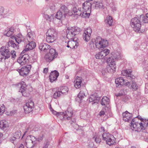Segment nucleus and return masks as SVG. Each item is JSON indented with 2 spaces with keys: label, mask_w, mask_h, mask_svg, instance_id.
<instances>
[{
  "label": "nucleus",
  "mask_w": 148,
  "mask_h": 148,
  "mask_svg": "<svg viewBox=\"0 0 148 148\" xmlns=\"http://www.w3.org/2000/svg\"><path fill=\"white\" fill-rule=\"evenodd\" d=\"M120 58V54L118 53H116L112 54V58L109 57L107 59V62L109 64L107 70L108 72L112 73L115 71L116 66L114 59H118Z\"/></svg>",
  "instance_id": "1"
},
{
  "label": "nucleus",
  "mask_w": 148,
  "mask_h": 148,
  "mask_svg": "<svg viewBox=\"0 0 148 148\" xmlns=\"http://www.w3.org/2000/svg\"><path fill=\"white\" fill-rule=\"evenodd\" d=\"M140 119L141 121L140 123L135 122L134 119L132 120L130 126L131 129L138 130L140 128L141 129L145 130L148 127V120L142 118Z\"/></svg>",
  "instance_id": "2"
},
{
  "label": "nucleus",
  "mask_w": 148,
  "mask_h": 148,
  "mask_svg": "<svg viewBox=\"0 0 148 148\" xmlns=\"http://www.w3.org/2000/svg\"><path fill=\"white\" fill-rule=\"evenodd\" d=\"M80 31V29L77 27H69L67 29V38L70 40L74 39L75 36Z\"/></svg>",
  "instance_id": "3"
},
{
  "label": "nucleus",
  "mask_w": 148,
  "mask_h": 148,
  "mask_svg": "<svg viewBox=\"0 0 148 148\" xmlns=\"http://www.w3.org/2000/svg\"><path fill=\"white\" fill-rule=\"evenodd\" d=\"M140 17H136L132 18L131 21L130 25L134 30L136 32H139L141 26Z\"/></svg>",
  "instance_id": "4"
},
{
  "label": "nucleus",
  "mask_w": 148,
  "mask_h": 148,
  "mask_svg": "<svg viewBox=\"0 0 148 148\" xmlns=\"http://www.w3.org/2000/svg\"><path fill=\"white\" fill-rule=\"evenodd\" d=\"M57 32L54 29H49L46 33V40L49 43L52 42L56 40L57 36Z\"/></svg>",
  "instance_id": "5"
},
{
  "label": "nucleus",
  "mask_w": 148,
  "mask_h": 148,
  "mask_svg": "<svg viewBox=\"0 0 148 148\" xmlns=\"http://www.w3.org/2000/svg\"><path fill=\"white\" fill-rule=\"evenodd\" d=\"M93 44L95 45L96 48L102 50L108 45V42L106 40L99 37L96 39L95 43Z\"/></svg>",
  "instance_id": "6"
},
{
  "label": "nucleus",
  "mask_w": 148,
  "mask_h": 148,
  "mask_svg": "<svg viewBox=\"0 0 148 148\" xmlns=\"http://www.w3.org/2000/svg\"><path fill=\"white\" fill-rule=\"evenodd\" d=\"M103 140L105 141L107 144L111 146L116 143V139L114 136L108 133H104L102 134Z\"/></svg>",
  "instance_id": "7"
},
{
  "label": "nucleus",
  "mask_w": 148,
  "mask_h": 148,
  "mask_svg": "<svg viewBox=\"0 0 148 148\" xmlns=\"http://www.w3.org/2000/svg\"><path fill=\"white\" fill-rule=\"evenodd\" d=\"M57 55L58 53L56 52L55 49L51 48L49 50V52L45 56V58L47 62H50L56 58Z\"/></svg>",
  "instance_id": "8"
},
{
  "label": "nucleus",
  "mask_w": 148,
  "mask_h": 148,
  "mask_svg": "<svg viewBox=\"0 0 148 148\" xmlns=\"http://www.w3.org/2000/svg\"><path fill=\"white\" fill-rule=\"evenodd\" d=\"M109 99L107 97H103L101 100L100 103L101 105L104 106L103 111H109L111 110V107L109 105Z\"/></svg>",
  "instance_id": "9"
},
{
  "label": "nucleus",
  "mask_w": 148,
  "mask_h": 148,
  "mask_svg": "<svg viewBox=\"0 0 148 148\" xmlns=\"http://www.w3.org/2000/svg\"><path fill=\"white\" fill-rule=\"evenodd\" d=\"M36 138L33 136H30L27 137L25 142L26 146L27 148H32L36 144Z\"/></svg>",
  "instance_id": "10"
},
{
  "label": "nucleus",
  "mask_w": 148,
  "mask_h": 148,
  "mask_svg": "<svg viewBox=\"0 0 148 148\" xmlns=\"http://www.w3.org/2000/svg\"><path fill=\"white\" fill-rule=\"evenodd\" d=\"M0 52L4 60L8 59L11 56L10 52L5 47H2L0 49Z\"/></svg>",
  "instance_id": "11"
},
{
  "label": "nucleus",
  "mask_w": 148,
  "mask_h": 148,
  "mask_svg": "<svg viewBox=\"0 0 148 148\" xmlns=\"http://www.w3.org/2000/svg\"><path fill=\"white\" fill-rule=\"evenodd\" d=\"M31 69L30 65H27L22 67L21 69H18V71L20 75L22 76H26L28 74Z\"/></svg>",
  "instance_id": "12"
},
{
  "label": "nucleus",
  "mask_w": 148,
  "mask_h": 148,
  "mask_svg": "<svg viewBox=\"0 0 148 148\" xmlns=\"http://www.w3.org/2000/svg\"><path fill=\"white\" fill-rule=\"evenodd\" d=\"M29 55L27 54H25L21 55L17 60V62L21 65H23L26 63L29 58Z\"/></svg>",
  "instance_id": "13"
},
{
  "label": "nucleus",
  "mask_w": 148,
  "mask_h": 148,
  "mask_svg": "<svg viewBox=\"0 0 148 148\" xmlns=\"http://www.w3.org/2000/svg\"><path fill=\"white\" fill-rule=\"evenodd\" d=\"M11 38L12 39H15V41L18 44H19L21 42H24L25 43H27L26 39H25L24 36L20 34H18L16 36H11Z\"/></svg>",
  "instance_id": "14"
},
{
  "label": "nucleus",
  "mask_w": 148,
  "mask_h": 148,
  "mask_svg": "<svg viewBox=\"0 0 148 148\" xmlns=\"http://www.w3.org/2000/svg\"><path fill=\"white\" fill-rule=\"evenodd\" d=\"M92 32L91 29L89 27L84 31L83 34V37L86 41L88 42L90 39Z\"/></svg>",
  "instance_id": "15"
},
{
  "label": "nucleus",
  "mask_w": 148,
  "mask_h": 148,
  "mask_svg": "<svg viewBox=\"0 0 148 148\" xmlns=\"http://www.w3.org/2000/svg\"><path fill=\"white\" fill-rule=\"evenodd\" d=\"M123 119L125 121L129 122L132 118V114L129 112H124L122 114Z\"/></svg>",
  "instance_id": "16"
},
{
  "label": "nucleus",
  "mask_w": 148,
  "mask_h": 148,
  "mask_svg": "<svg viewBox=\"0 0 148 148\" xmlns=\"http://www.w3.org/2000/svg\"><path fill=\"white\" fill-rule=\"evenodd\" d=\"M34 106V103L32 101H31L27 103L24 106V111H32V109Z\"/></svg>",
  "instance_id": "17"
},
{
  "label": "nucleus",
  "mask_w": 148,
  "mask_h": 148,
  "mask_svg": "<svg viewBox=\"0 0 148 148\" xmlns=\"http://www.w3.org/2000/svg\"><path fill=\"white\" fill-rule=\"evenodd\" d=\"M59 75L58 72L56 71H54L51 72L49 76L50 82H52L55 80L57 79Z\"/></svg>",
  "instance_id": "18"
},
{
  "label": "nucleus",
  "mask_w": 148,
  "mask_h": 148,
  "mask_svg": "<svg viewBox=\"0 0 148 148\" xmlns=\"http://www.w3.org/2000/svg\"><path fill=\"white\" fill-rule=\"evenodd\" d=\"M71 40L68 42L66 47L73 49L77 48L78 45V43L76 41L74 40V39Z\"/></svg>",
  "instance_id": "19"
},
{
  "label": "nucleus",
  "mask_w": 148,
  "mask_h": 148,
  "mask_svg": "<svg viewBox=\"0 0 148 148\" xmlns=\"http://www.w3.org/2000/svg\"><path fill=\"white\" fill-rule=\"evenodd\" d=\"M91 4L88 2H86L82 4L83 11H89V12H91Z\"/></svg>",
  "instance_id": "20"
},
{
  "label": "nucleus",
  "mask_w": 148,
  "mask_h": 148,
  "mask_svg": "<svg viewBox=\"0 0 148 148\" xmlns=\"http://www.w3.org/2000/svg\"><path fill=\"white\" fill-rule=\"evenodd\" d=\"M132 72V71L131 70L127 69L122 71L121 73L123 76H127V79H131L133 78V76L131 74Z\"/></svg>",
  "instance_id": "21"
},
{
  "label": "nucleus",
  "mask_w": 148,
  "mask_h": 148,
  "mask_svg": "<svg viewBox=\"0 0 148 148\" xmlns=\"http://www.w3.org/2000/svg\"><path fill=\"white\" fill-rule=\"evenodd\" d=\"M29 42L26 46L25 50L26 51L31 50L34 48L36 46V44L33 41H27Z\"/></svg>",
  "instance_id": "22"
},
{
  "label": "nucleus",
  "mask_w": 148,
  "mask_h": 148,
  "mask_svg": "<svg viewBox=\"0 0 148 148\" xmlns=\"http://www.w3.org/2000/svg\"><path fill=\"white\" fill-rule=\"evenodd\" d=\"M50 47V45L45 43L40 44L39 47V48L40 50L45 52L49 50Z\"/></svg>",
  "instance_id": "23"
},
{
  "label": "nucleus",
  "mask_w": 148,
  "mask_h": 148,
  "mask_svg": "<svg viewBox=\"0 0 148 148\" xmlns=\"http://www.w3.org/2000/svg\"><path fill=\"white\" fill-rule=\"evenodd\" d=\"M82 78L81 77L77 76L75 81V86L77 88H79L81 86V84L82 82Z\"/></svg>",
  "instance_id": "24"
},
{
  "label": "nucleus",
  "mask_w": 148,
  "mask_h": 148,
  "mask_svg": "<svg viewBox=\"0 0 148 148\" xmlns=\"http://www.w3.org/2000/svg\"><path fill=\"white\" fill-rule=\"evenodd\" d=\"M88 92L86 89L84 88L81 90L79 93L78 97L80 100H81L84 97H86L87 95Z\"/></svg>",
  "instance_id": "25"
},
{
  "label": "nucleus",
  "mask_w": 148,
  "mask_h": 148,
  "mask_svg": "<svg viewBox=\"0 0 148 148\" xmlns=\"http://www.w3.org/2000/svg\"><path fill=\"white\" fill-rule=\"evenodd\" d=\"M125 81V80L122 77L118 78L115 80V82L117 84L116 86L117 87L119 86V85H123Z\"/></svg>",
  "instance_id": "26"
},
{
  "label": "nucleus",
  "mask_w": 148,
  "mask_h": 148,
  "mask_svg": "<svg viewBox=\"0 0 148 148\" xmlns=\"http://www.w3.org/2000/svg\"><path fill=\"white\" fill-rule=\"evenodd\" d=\"M59 11H60L62 12L64 16L67 14L69 12V10L64 5H61Z\"/></svg>",
  "instance_id": "27"
},
{
  "label": "nucleus",
  "mask_w": 148,
  "mask_h": 148,
  "mask_svg": "<svg viewBox=\"0 0 148 148\" xmlns=\"http://www.w3.org/2000/svg\"><path fill=\"white\" fill-rule=\"evenodd\" d=\"M16 85L17 86H20V89L19 90V92H21V91H27L26 88V86L25 84L23 82H22L20 83L17 84Z\"/></svg>",
  "instance_id": "28"
},
{
  "label": "nucleus",
  "mask_w": 148,
  "mask_h": 148,
  "mask_svg": "<svg viewBox=\"0 0 148 148\" xmlns=\"http://www.w3.org/2000/svg\"><path fill=\"white\" fill-rule=\"evenodd\" d=\"M93 3L95 4V8L97 9H103L105 8L103 3L102 1L99 2L98 1L95 2Z\"/></svg>",
  "instance_id": "29"
},
{
  "label": "nucleus",
  "mask_w": 148,
  "mask_h": 148,
  "mask_svg": "<svg viewBox=\"0 0 148 148\" xmlns=\"http://www.w3.org/2000/svg\"><path fill=\"white\" fill-rule=\"evenodd\" d=\"M64 112V114L62 115L63 118L67 120L70 119L73 113L71 112Z\"/></svg>",
  "instance_id": "30"
},
{
  "label": "nucleus",
  "mask_w": 148,
  "mask_h": 148,
  "mask_svg": "<svg viewBox=\"0 0 148 148\" xmlns=\"http://www.w3.org/2000/svg\"><path fill=\"white\" fill-rule=\"evenodd\" d=\"M8 127L7 122L5 120H2L0 121V127L2 130H4Z\"/></svg>",
  "instance_id": "31"
},
{
  "label": "nucleus",
  "mask_w": 148,
  "mask_h": 148,
  "mask_svg": "<svg viewBox=\"0 0 148 148\" xmlns=\"http://www.w3.org/2000/svg\"><path fill=\"white\" fill-rule=\"evenodd\" d=\"M14 29L12 27H11L8 30H5L4 32V34L7 36L9 37L11 36L14 33Z\"/></svg>",
  "instance_id": "32"
},
{
  "label": "nucleus",
  "mask_w": 148,
  "mask_h": 148,
  "mask_svg": "<svg viewBox=\"0 0 148 148\" xmlns=\"http://www.w3.org/2000/svg\"><path fill=\"white\" fill-rule=\"evenodd\" d=\"M9 46H11L15 49H18L19 46L18 44H16L12 40H10L8 43Z\"/></svg>",
  "instance_id": "33"
},
{
  "label": "nucleus",
  "mask_w": 148,
  "mask_h": 148,
  "mask_svg": "<svg viewBox=\"0 0 148 148\" xmlns=\"http://www.w3.org/2000/svg\"><path fill=\"white\" fill-rule=\"evenodd\" d=\"M26 37L27 42L33 41V40L34 39V34L32 32H28Z\"/></svg>",
  "instance_id": "34"
},
{
  "label": "nucleus",
  "mask_w": 148,
  "mask_h": 148,
  "mask_svg": "<svg viewBox=\"0 0 148 148\" xmlns=\"http://www.w3.org/2000/svg\"><path fill=\"white\" fill-rule=\"evenodd\" d=\"M73 12L75 15L80 16L82 13V8H79L78 9H77L75 8H73Z\"/></svg>",
  "instance_id": "35"
},
{
  "label": "nucleus",
  "mask_w": 148,
  "mask_h": 148,
  "mask_svg": "<svg viewBox=\"0 0 148 148\" xmlns=\"http://www.w3.org/2000/svg\"><path fill=\"white\" fill-rule=\"evenodd\" d=\"M97 95L96 93H94L93 94L91 95L89 99V101L90 102H94V103H95L96 102L95 101L96 100L97 98H98L97 97Z\"/></svg>",
  "instance_id": "36"
},
{
  "label": "nucleus",
  "mask_w": 148,
  "mask_h": 148,
  "mask_svg": "<svg viewBox=\"0 0 148 148\" xmlns=\"http://www.w3.org/2000/svg\"><path fill=\"white\" fill-rule=\"evenodd\" d=\"M105 21L106 24H108L109 26H111L112 25L113 23L112 18L111 16L108 17L106 18Z\"/></svg>",
  "instance_id": "37"
},
{
  "label": "nucleus",
  "mask_w": 148,
  "mask_h": 148,
  "mask_svg": "<svg viewBox=\"0 0 148 148\" xmlns=\"http://www.w3.org/2000/svg\"><path fill=\"white\" fill-rule=\"evenodd\" d=\"M55 17L59 20H60L63 18L65 17L63 14L62 12L60 11H58L56 13L55 16Z\"/></svg>",
  "instance_id": "38"
},
{
  "label": "nucleus",
  "mask_w": 148,
  "mask_h": 148,
  "mask_svg": "<svg viewBox=\"0 0 148 148\" xmlns=\"http://www.w3.org/2000/svg\"><path fill=\"white\" fill-rule=\"evenodd\" d=\"M82 13L81 14V16L83 18L88 17L90 14V12H89V11H84L82 10Z\"/></svg>",
  "instance_id": "39"
},
{
  "label": "nucleus",
  "mask_w": 148,
  "mask_h": 148,
  "mask_svg": "<svg viewBox=\"0 0 148 148\" xmlns=\"http://www.w3.org/2000/svg\"><path fill=\"white\" fill-rule=\"evenodd\" d=\"M62 94L61 91L58 90L56 91L53 95V97L54 98L56 99L58 97H60Z\"/></svg>",
  "instance_id": "40"
},
{
  "label": "nucleus",
  "mask_w": 148,
  "mask_h": 148,
  "mask_svg": "<svg viewBox=\"0 0 148 148\" xmlns=\"http://www.w3.org/2000/svg\"><path fill=\"white\" fill-rule=\"evenodd\" d=\"M110 51L108 49H105L104 50L102 51L101 52L102 55H103L104 57L107 56L109 53Z\"/></svg>",
  "instance_id": "41"
},
{
  "label": "nucleus",
  "mask_w": 148,
  "mask_h": 148,
  "mask_svg": "<svg viewBox=\"0 0 148 148\" xmlns=\"http://www.w3.org/2000/svg\"><path fill=\"white\" fill-rule=\"evenodd\" d=\"M44 137V135L42 133H41L37 138H36V140L38 142H40L42 140Z\"/></svg>",
  "instance_id": "42"
},
{
  "label": "nucleus",
  "mask_w": 148,
  "mask_h": 148,
  "mask_svg": "<svg viewBox=\"0 0 148 148\" xmlns=\"http://www.w3.org/2000/svg\"><path fill=\"white\" fill-rule=\"evenodd\" d=\"M140 17L141 20H142L144 23H148V19L146 16H145L144 15H140Z\"/></svg>",
  "instance_id": "43"
},
{
  "label": "nucleus",
  "mask_w": 148,
  "mask_h": 148,
  "mask_svg": "<svg viewBox=\"0 0 148 148\" xmlns=\"http://www.w3.org/2000/svg\"><path fill=\"white\" fill-rule=\"evenodd\" d=\"M61 90L62 94H65L68 92V88L66 86L62 87L61 88Z\"/></svg>",
  "instance_id": "44"
},
{
  "label": "nucleus",
  "mask_w": 148,
  "mask_h": 148,
  "mask_svg": "<svg viewBox=\"0 0 148 148\" xmlns=\"http://www.w3.org/2000/svg\"><path fill=\"white\" fill-rule=\"evenodd\" d=\"M21 136V132L20 131H18L14 133V136L15 137V138L17 139H19Z\"/></svg>",
  "instance_id": "45"
},
{
  "label": "nucleus",
  "mask_w": 148,
  "mask_h": 148,
  "mask_svg": "<svg viewBox=\"0 0 148 148\" xmlns=\"http://www.w3.org/2000/svg\"><path fill=\"white\" fill-rule=\"evenodd\" d=\"M95 57L97 59H101L104 58L103 55L102 54L101 52L96 54Z\"/></svg>",
  "instance_id": "46"
},
{
  "label": "nucleus",
  "mask_w": 148,
  "mask_h": 148,
  "mask_svg": "<svg viewBox=\"0 0 148 148\" xmlns=\"http://www.w3.org/2000/svg\"><path fill=\"white\" fill-rule=\"evenodd\" d=\"M54 16L53 14H51L50 16L47 15L46 16L47 20L49 21H53L54 19Z\"/></svg>",
  "instance_id": "47"
},
{
  "label": "nucleus",
  "mask_w": 148,
  "mask_h": 148,
  "mask_svg": "<svg viewBox=\"0 0 148 148\" xmlns=\"http://www.w3.org/2000/svg\"><path fill=\"white\" fill-rule=\"evenodd\" d=\"M21 92L22 93L23 95L25 97H28L29 95V92L27 91H27H21Z\"/></svg>",
  "instance_id": "48"
},
{
  "label": "nucleus",
  "mask_w": 148,
  "mask_h": 148,
  "mask_svg": "<svg viewBox=\"0 0 148 148\" xmlns=\"http://www.w3.org/2000/svg\"><path fill=\"white\" fill-rule=\"evenodd\" d=\"M52 112V114L56 115V116H60V117L64 114L63 112Z\"/></svg>",
  "instance_id": "49"
},
{
  "label": "nucleus",
  "mask_w": 148,
  "mask_h": 148,
  "mask_svg": "<svg viewBox=\"0 0 148 148\" xmlns=\"http://www.w3.org/2000/svg\"><path fill=\"white\" fill-rule=\"evenodd\" d=\"M131 86L132 88L134 89V90H136L138 89V86H137L135 82H132Z\"/></svg>",
  "instance_id": "50"
},
{
  "label": "nucleus",
  "mask_w": 148,
  "mask_h": 148,
  "mask_svg": "<svg viewBox=\"0 0 148 148\" xmlns=\"http://www.w3.org/2000/svg\"><path fill=\"white\" fill-rule=\"evenodd\" d=\"M93 139L94 140H95V142L97 143H99L101 141V139L97 137L96 138L94 137Z\"/></svg>",
  "instance_id": "51"
},
{
  "label": "nucleus",
  "mask_w": 148,
  "mask_h": 148,
  "mask_svg": "<svg viewBox=\"0 0 148 148\" xmlns=\"http://www.w3.org/2000/svg\"><path fill=\"white\" fill-rule=\"evenodd\" d=\"M11 56H12V58H15L16 56V52L14 51H12L10 52Z\"/></svg>",
  "instance_id": "52"
},
{
  "label": "nucleus",
  "mask_w": 148,
  "mask_h": 148,
  "mask_svg": "<svg viewBox=\"0 0 148 148\" xmlns=\"http://www.w3.org/2000/svg\"><path fill=\"white\" fill-rule=\"evenodd\" d=\"M4 9L2 7L0 6V16L4 15L5 14L4 13Z\"/></svg>",
  "instance_id": "53"
},
{
  "label": "nucleus",
  "mask_w": 148,
  "mask_h": 148,
  "mask_svg": "<svg viewBox=\"0 0 148 148\" xmlns=\"http://www.w3.org/2000/svg\"><path fill=\"white\" fill-rule=\"evenodd\" d=\"M5 106L3 104L0 105V111H5Z\"/></svg>",
  "instance_id": "54"
},
{
  "label": "nucleus",
  "mask_w": 148,
  "mask_h": 148,
  "mask_svg": "<svg viewBox=\"0 0 148 148\" xmlns=\"http://www.w3.org/2000/svg\"><path fill=\"white\" fill-rule=\"evenodd\" d=\"M5 114L8 116H10L13 114V112H6Z\"/></svg>",
  "instance_id": "55"
},
{
  "label": "nucleus",
  "mask_w": 148,
  "mask_h": 148,
  "mask_svg": "<svg viewBox=\"0 0 148 148\" xmlns=\"http://www.w3.org/2000/svg\"><path fill=\"white\" fill-rule=\"evenodd\" d=\"M17 139L15 138V137L14 136H13L11 137L10 138V141L12 143H14V141L16 140Z\"/></svg>",
  "instance_id": "56"
},
{
  "label": "nucleus",
  "mask_w": 148,
  "mask_h": 148,
  "mask_svg": "<svg viewBox=\"0 0 148 148\" xmlns=\"http://www.w3.org/2000/svg\"><path fill=\"white\" fill-rule=\"evenodd\" d=\"M49 145V143L48 142H47L45 143H44V145L42 148H47Z\"/></svg>",
  "instance_id": "57"
},
{
  "label": "nucleus",
  "mask_w": 148,
  "mask_h": 148,
  "mask_svg": "<svg viewBox=\"0 0 148 148\" xmlns=\"http://www.w3.org/2000/svg\"><path fill=\"white\" fill-rule=\"evenodd\" d=\"M127 80H125V83H124V84L126 86H130V82H127Z\"/></svg>",
  "instance_id": "58"
},
{
  "label": "nucleus",
  "mask_w": 148,
  "mask_h": 148,
  "mask_svg": "<svg viewBox=\"0 0 148 148\" xmlns=\"http://www.w3.org/2000/svg\"><path fill=\"white\" fill-rule=\"evenodd\" d=\"M104 112H100L99 113V115L100 116H103L105 114Z\"/></svg>",
  "instance_id": "59"
},
{
  "label": "nucleus",
  "mask_w": 148,
  "mask_h": 148,
  "mask_svg": "<svg viewBox=\"0 0 148 148\" xmlns=\"http://www.w3.org/2000/svg\"><path fill=\"white\" fill-rule=\"evenodd\" d=\"M48 69L47 68H45L43 70V73H46L48 72Z\"/></svg>",
  "instance_id": "60"
},
{
  "label": "nucleus",
  "mask_w": 148,
  "mask_h": 148,
  "mask_svg": "<svg viewBox=\"0 0 148 148\" xmlns=\"http://www.w3.org/2000/svg\"><path fill=\"white\" fill-rule=\"evenodd\" d=\"M55 5H53L52 6H50V8L51 9L53 10L55 9Z\"/></svg>",
  "instance_id": "61"
},
{
  "label": "nucleus",
  "mask_w": 148,
  "mask_h": 148,
  "mask_svg": "<svg viewBox=\"0 0 148 148\" xmlns=\"http://www.w3.org/2000/svg\"><path fill=\"white\" fill-rule=\"evenodd\" d=\"M49 107L51 111H54V110L52 108L51 105H49Z\"/></svg>",
  "instance_id": "62"
},
{
  "label": "nucleus",
  "mask_w": 148,
  "mask_h": 148,
  "mask_svg": "<svg viewBox=\"0 0 148 148\" xmlns=\"http://www.w3.org/2000/svg\"><path fill=\"white\" fill-rule=\"evenodd\" d=\"M30 113V112H29L26 113L25 112H21L20 113V114L21 113V114H25L27 113Z\"/></svg>",
  "instance_id": "63"
},
{
  "label": "nucleus",
  "mask_w": 148,
  "mask_h": 148,
  "mask_svg": "<svg viewBox=\"0 0 148 148\" xmlns=\"http://www.w3.org/2000/svg\"><path fill=\"white\" fill-rule=\"evenodd\" d=\"M18 148H24V146L22 144H21Z\"/></svg>",
  "instance_id": "64"
}]
</instances>
